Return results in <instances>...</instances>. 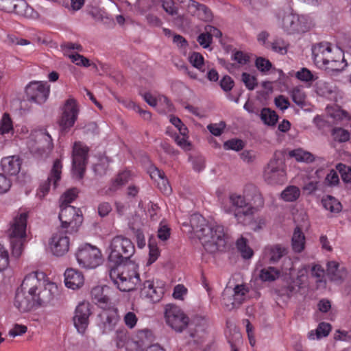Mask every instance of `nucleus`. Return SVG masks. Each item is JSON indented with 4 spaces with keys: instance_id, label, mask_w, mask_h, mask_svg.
I'll return each mask as SVG.
<instances>
[{
    "instance_id": "f257e3e1",
    "label": "nucleus",
    "mask_w": 351,
    "mask_h": 351,
    "mask_svg": "<svg viewBox=\"0 0 351 351\" xmlns=\"http://www.w3.org/2000/svg\"><path fill=\"white\" fill-rule=\"evenodd\" d=\"M58 288L56 283L45 279L43 273L32 272L27 275L16 291L14 306L21 312L36 306L53 304Z\"/></svg>"
},
{
    "instance_id": "f03ea898",
    "label": "nucleus",
    "mask_w": 351,
    "mask_h": 351,
    "mask_svg": "<svg viewBox=\"0 0 351 351\" xmlns=\"http://www.w3.org/2000/svg\"><path fill=\"white\" fill-rule=\"evenodd\" d=\"M190 223L195 235L206 251L213 253L225 246L228 235L223 226L217 223H208L198 214L191 217Z\"/></svg>"
},
{
    "instance_id": "7ed1b4c3",
    "label": "nucleus",
    "mask_w": 351,
    "mask_h": 351,
    "mask_svg": "<svg viewBox=\"0 0 351 351\" xmlns=\"http://www.w3.org/2000/svg\"><path fill=\"white\" fill-rule=\"evenodd\" d=\"M313 59L317 67L330 75L339 73L346 66L342 51L332 47L328 43H321L313 47Z\"/></svg>"
},
{
    "instance_id": "20e7f679",
    "label": "nucleus",
    "mask_w": 351,
    "mask_h": 351,
    "mask_svg": "<svg viewBox=\"0 0 351 351\" xmlns=\"http://www.w3.org/2000/svg\"><path fill=\"white\" fill-rule=\"evenodd\" d=\"M109 276L121 291H130L140 282L138 266L134 263L114 267L110 269Z\"/></svg>"
},
{
    "instance_id": "39448f33",
    "label": "nucleus",
    "mask_w": 351,
    "mask_h": 351,
    "mask_svg": "<svg viewBox=\"0 0 351 351\" xmlns=\"http://www.w3.org/2000/svg\"><path fill=\"white\" fill-rule=\"evenodd\" d=\"M108 251L109 260L120 264L124 259L130 258L134 254L135 248L128 238L118 235L110 240Z\"/></svg>"
},
{
    "instance_id": "423d86ee",
    "label": "nucleus",
    "mask_w": 351,
    "mask_h": 351,
    "mask_svg": "<svg viewBox=\"0 0 351 351\" xmlns=\"http://www.w3.org/2000/svg\"><path fill=\"white\" fill-rule=\"evenodd\" d=\"M26 145L30 152L38 157L47 156L53 148L52 138L45 129L33 130Z\"/></svg>"
},
{
    "instance_id": "0eeeda50",
    "label": "nucleus",
    "mask_w": 351,
    "mask_h": 351,
    "mask_svg": "<svg viewBox=\"0 0 351 351\" xmlns=\"http://www.w3.org/2000/svg\"><path fill=\"white\" fill-rule=\"evenodd\" d=\"M229 202L232 206H223V210L229 214H233L239 223H244L245 217L253 215L256 212V208L247 202L244 196L232 193L229 196Z\"/></svg>"
},
{
    "instance_id": "6e6552de",
    "label": "nucleus",
    "mask_w": 351,
    "mask_h": 351,
    "mask_svg": "<svg viewBox=\"0 0 351 351\" xmlns=\"http://www.w3.org/2000/svg\"><path fill=\"white\" fill-rule=\"evenodd\" d=\"M75 257L79 265L85 269H95L102 262L100 250L88 243H84L78 247Z\"/></svg>"
},
{
    "instance_id": "1a4fd4ad",
    "label": "nucleus",
    "mask_w": 351,
    "mask_h": 351,
    "mask_svg": "<svg viewBox=\"0 0 351 351\" xmlns=\"http://www.w3.org/2000/svg\"><path fill=\"white\" fill-rule=\"evenodd\" d=\"M59 219L61 228L67 232H73L77 230L83 221L82 213L80 209L70 206H60Z\"/></svg>"
},
{
    "instance_id": "9d476101",
    "label": "nucleus",
    "mask_w": 351,
    "mask_h": 351,
    "mask_svg": "<svg viewBox=\"0 0 351 351\" xmlns=\"http://www.w3.org/2000/svg\"><path fill=\"white\" fill-rule=\"evenodd\" d=\"M263 179L269 184H282L287 180L285 166L279 159H271L264 169Z\"/></svg>"
},
{
    "instance_id": "9b49d317",
    "label": "nucleus",
    "mask_w": 351,
    "mask_h": 351,
    "mask_svg": "<svg viewBox=\"0 0 351 351\" xmlns=\"http://www.w3.org/2000/svg\"><path fill=\"white\" fill-rule=\"evenodd\" d=\"M165 319L167 324L176 332H182L189 325V318L178 306L168 304L165 307Z\"/></svg>"
},
{
    "instance_id": "f8f14e48",
    "label": "nucleus",
    "mask_w": 351,
    "mask_h": 351,
    "mask_svg": "<svg viewBox=\"0 0 351 351\" xmlns=\"http://www.w3.org/2000/svg\"><path fill=\"white\" fill-rule=\"evenodd\" d=\"M88 148L82 143H75L73 147V174L78 178H82L88 159Z\"/></svg>"
},
{
    "instance_id": "ddd939ff",
    "label": "nucleus",
    "mask_w": 351,
    "mask_h": 351,
    "mask_svg": "<svg viewBox=\"0 0 351 351\" xmlns=\"http://www.w3.org/2000/svg\"><path fill=\"white\" fill-rule=\"evenodd\" d=\"M91 313V305L88 302H82L76 306L73 322L79 334H85L89 325V317Z\"/></svg>"
},
{
    "instance_id": "4468645a",
    "label": "nucleus",
    "mask_w": 351,
    "mask_h": 351,
    "mask_svg": "<svg viewBox=\"0 0 351 351\" xmlns=\"http://www.w3.org/2000/svg\"><path fill=\"white\" fill-rule=\"evenodd\" d=\"M70 239L67 236V231L58 230L53 233L49 240V249L51 254L56 256H62L69 250Z\"/></svg>"
},
{
    "instance_id": "2eb2a0df",
    "label": "nucleus",
    "mask_w": 351,
    "mask_h": 351,
    "mask_svg": "<svg viewBox=\"0 0 351 351\" xmlns=\"http://www.w3.org/2000/svg\"><path fill=\"white\" fill-rule=\"evenodd\" d=\"M79 108L76 101L73 98L68 99L62 108V114L59 120V125L62 130L72 128L77 119Z\"/></svg>"
},
{
    "instance_id": "dca6fc26",
    "label": "nucleus",
    "mask_w": 351,
    "mask_h": 351,
    "mask_svg": "<svg viewBox=\"0 0 351 351\" xmlns=\"http://www.w3.org/2000/svg\"><path fill=\"white\" fill-rule=\"evenodd\" d=\"M49 91V86L47 82H32L25 88L27 99L38 104L47 101Z\"/></svg>"
},
{
    "instance_id": "f3484780",
    "label": "nucleus",
    "mask_w": 351,
    "mask_h": 351,
    "mask_svg": "<svg viewBox=\"0 0 351 351\" xmlns=\"http://www.w3.org/2000/svg\"><path fill=\"white\" fill-rule=\"evenodd\" d=\"M27 217L26 211L19 212L14 217L8 230V239H27Z\"/></svg>"
},
{
    "instance_id": "a211bd4d",
    "label": "nucleus",
    "mask_w": 351,
    "mask_h": 351,
    "mask_svg": "<svg viewBox=\"0 0 351 351\" xmlns=\"http://www.w3.org/2000/svg\"><path fill=\"white\" fill-rule=\"evenodd\" d=\"M62 168V165L61 161L60 160H55L47 179L48 183L42 184L40 186L39 191L38 192V195L40 197H45V195L48 193L49 190V184L51 183L53 184L54 189L56 188L58 182L61 179Z\"/></svg>"
},
{
    "instance_id": "6ab92c4d",
    "label": "nucleus",
    "mask_w": 351,
    "mask_h": 351,
    "mask_svg": "<svg viewBox=\"0 0 351 351\" xmlns=\"http://www.w3.org/2000/svg\"><path fill=\"white\" fill-rule=\"evenodd\" d=\"M99 318L98 326L102 330L103 333H108L114 330L119 321L118 313L115 309L103 311L99 315Z\"/></svg>"
},
{
    "instance_id": "aec40b11",
    "label": "nucleus",
    "mask_w": 351,
    "mask_h": 351,
    "mask_svg": "<svg viewBox=\"0 0 351 351\" xmlns=\"http://www.w3.org/2000/svg\"><path fill=\"white\" fill-rule=\"evenodd\" d=\"M4 2L10 4V7L5 8L10 12L26 18L34 19L38 16V13L24 0H4Z\"/></svg>"
},
{
    "instance_id": "412c9836",
    "label": "nucleus",
    "mask_w": 351,
    "mask_h": 351,
    "mask_svg": "<svg viewBox=\"0 0 351 351\" xmlns=\"http://www.w3.org/2000/svg\"><path fill=\"white\" fill-rule=\"evenodd\" d=\"M164 294V288L156 285L153 280H146L141 289V297L156 302L160 300Z\"/></svg>"
},
{
    "instance_id": "4be33fe9",
    "label": "nucleus",
    "mask_w": 351,
    "mask_h": 351,
    "mask_svg": "<svg viewBox=\"0 0 351 351\" xmlns=\"http://www.w3.org/2000/svg\"><path fill=\"white\" fill-rule=\"evenodd\" d=\"M64 276L65 286L69 289L76 290L84 285V278L83 274L75 269H66Z\"/></svg>"
},
{
    "instance_id": "5701e85b",
    "label": "nucleus",
    "mask_w": 351,
    "mask_h": 351,
    "mask_svg": "<svg viewBox=\"0 0 351 351\" xmlns=\"http://www.w3.org/2000/svg\"><path fill=\"white\" fill-rule=\"evenodd\" d=\"M279 19L280 20V25L285 32L288 34L296 33L298 14L288 10L282 14H280Z\"/></svg>"
},
{
    "instance_id": "b1692460",
    "label": "nucleus",
    "mask_w": 351,
    "mask_h": 351,
    "mask_svg": "<svg viewBox=\"0 0 351 351\" xmlns=\"http://www.w3.org/2000/svg\"><path fill=\"white\" fill-rule=\"evenodd\" d=\"M255 65L257 69L263 74H267L269 71H271V73H277L278 74L277 81L279 83H284L287 79V76L284 72L281 69L272 68L271 62L267 59L262 57L257 58L255 62Z\"/></svg>"
},
{
    "instance_id": "393cba45",
    "label": "nucleus",
    "mask_w": 351,
    "mask_h": 351,
    "mask_svg": "<svg viewBox=\"0 0 351 351\" xmlns=\"http://www.w3.org/2000/svg\"><path fill=\"white\" fill-rule=\"evenodd\" d=\"M21 162L18 156H10L1 159L3 171L10 175H16L21 169Z\"/></svg>"
},
{
    "instance_id": "a878e982",
    "label": "nucleus",
    "mask_w": 351,
    "mask_h": 351,
    "mask_svg": "<svg viewBox=\"0 0 351 351\" xmlns=\"http://www.w3.org/2000/svg\"><path fill=\"white\" fill-rule=\"evenodd\" d=\"M143 98L151 106L161 107V109H158V110L162 112L166 113L172 110L171 104L165 96H159L158 98H155L152 94L147 93L144 94Z\"/></svg>"
},
{
    "instance_id": "bb28decb",
    "label": "nucleus",
    "mask_w": 351,
    "mask_h": 351,
    "mask_svg": "<svg viewBox=\"0 0 351 351\" xmlns=\"http://www.w3.org/2000/svg\"><path fill=\"white\" fill-rule=\"evenodd\" d=\"M306 238L302 228L297 226L291 238V247L296 253L302 252L305 248Z\"/></svg>"
},
{
    "instance_id": "cd10ccee",
    "label": "nucleus",
    "mask_w": 351,
    "mask_h": 351,
    "mask_svg": "<svg viewBox=\"0 0 351 351\" xmlns=\"http://www.w3.org/2000/svg\"><path fill=\"white\" fill-rule=\"evenodd\" d=\"M108 291V287L98 285L93 287L90 292L92 299L102 308L106 306L109 301V298L107 295Z\"/></svg>"
},
{
    "instance_id": "c85d7f7f",
    "label": "nucleus",
    "mask_w": 351,
    "mask_h": 351,
    "mask_svg": "<svg viewBox=\"0 0 351 351\" xmlns=\"http://www.w3.org/2000/svg\"><path fill=\"white\" fill-rule=\"evenodd\" d=\"M327 272L330 278L335 281L342 280L346 276L345 268L334 261L328 263Z\"/></svg>"
},
{
    "instance_id": "c756f323",
    "label": "nucleus",
    "mask_w": 351,
    "mask_h": 351,
    "mask_svg": "<svg viewBox=\"0 0 351 351\" xmlns=\"http://www.w3.org/2000/svg\"><path fill=\"white\" fill-rule=\"evenodd\" d=\"M289 156L294 158L300 162H312L315 160L314 156L309 152L302 149L297 148L290 150L288 153Z\"/></svg>"
},
{
    "instance_id": "7c9ffc66",
    "label": "nucleus",
    "mask_w": 351,
    "mask_h": 351,
    "mask_svg": "<svg viewBox=\"0 0 351 351\" xmlns=\"http://www.w3.org/2000/svg\"><path fill=\"white\" fill-rule=\"evenodd\" d=\"M285 250L280 245L266 247L264 250V258L271 263L278 261L284 254Z\"/></svg>"
},
{
    "instance_id": "2f4dec72",
    "label": "nucleus",
    "mask_w": 351,
    "mask_h": 351,
    "mask_svg": "<svg viewBox=\"0 0 351 351\" xmlns=\"http://www.w3.org/2000/svg\"><path fill=\"white\" fill-rule=\"evenodd\" d=\"M12 257L19 258L25 250L27 239H8Z\"/></svg>"
},
{
    "instance_id": "473e14b6",
    "label": "nucleus",
    "mask_w": 351,
    "mask_h": 351,
    "mask_svg": "<svg viewBox=\"0 0 351 351\" xmlns=\"http://www.w3.org/2000/svg\"><path fill=\"white\" fill-rule=\"evenodd\" d=\"M331 330V326L328 323H320L317 329L311 330L308 332V337L311 340L320 339L321 338L327 337Z\"/></svg>"
},
{
    "instance_id": "72a5a7b5",
    "label": "nucleus",
    "mask_w": 351,
    "mask_h": 351,
    "mask_svg": "<svg viewBox=\"0 0 351 351\" xmlns=\"http://www.w3.org/2000/svg\"><path fill=\"white\" fill-rule=\"evenodd\" d=\"M322 204L326 210L332 213H338L342 208L340 202L331 195L324 196L322 199Z\"/></svg>"
},
{
    "instance_id": "f704fd0d",
    "label": "nucleus",
    "mask_w": 351,
    "mask_h": 351,
    "mask_svg": "<svg viewBox=\"0 0 351 351\" xmlns=\"http://www.w3.org/2000/svg\"><path fill=\"white\" fill-rule=\"evenodd\" d=\"M280 274L278 269L274 267H268L260 270L258 277L263 282H272L278 278Z\"/></svg>"
},
{
    "instance_id": "c9c22d12",
    "label": "nucleus",
    "mask_w": 351,
    "mask_h": 351,
    "mask_svg": "<svg viewBox=\"0 0 351 351\" xmlns=\"http://www.w3.org/2000/svg\"><path fill=\"white\" fill-rule=\"evenodd\" d=\"M247 292L245 285H237L233 289L232 306L235 307L240 305L245 300Z\"/></svg>"
},
{
    "instance_id": "e433bc0d",
    "label": "nucleus",
    "mask_w": 351,
    "mask_h": 351,
    "mask_svg": "<svg viewBox=\"0 0 351 351\" xmlns=\"http://www.w3.org/2000/svg\"><path fill=\"white\" fill-rule=\"evenodd\" d=\"M260 117L264 124L268 126H274L278 120V116L276 112L267 108L261 110Z\"/></svg>"
},
{
    "instance_id": "4c0bfd02",
    "label": "nucleus",
    "mask_w": 351,
    "mask_h": 351,
    "mask_svg": "<svg viewBox=\"0 0 351 351\" xmlns=\"http://www.w3.org/2000/svg\"><path fill=\"white\" fill-rule=\"evenodd\" d=\"M300 195V189L293 185L287 186L281 193L280 197L285 202H294Z\"/></svg>"
},
{
    "instance_id": "58836bf2",
    "label": "nucleus",
    "mask_w": 351,
    "mask_h": 351,
    "mask_svg": "<svg viewBox=\"0 0 351 351\" xmlns=\"http://www.w3.org/2000/svg\"><path fill=\"white\" fill-rule=\"evenodd\" d=\"M314 25L311 16L308 15H298L296 33H303L310 30Z\"/></svg>"
},
{
    "instance_id": "ea45409f",
    "label": "nucleus",
    "mask_w": 351,
    "mask_h": 351,
    "mask_svg": "<svg viewBox=\"0 0 351 351\" xmlns=\"http://www.w3.org/2000/svg\"><path fill=\"white\" fill-rule=\"evenodd\" d=\"M237 248L241 254L243 258L248 259L252 257L254 252L252 248L247 245V239L241 237L236 243Z\"/></svg>"
},
{
    "instance_id": "a19ab883",
    "label": "nucleus",
    "mask_w": 351,
    "mask_h": 351,
    "mask_svg": "<svg viewBox=\"0 0 351 351\" xmlns=\"http://www.w3.org/2000/svg\"><path fill=\"white\" fill-rule=\"evenodd\" d=\"M14 131L13 123L10 115L4 113L0 120V134H13Z\"/></svg>"
},
{
    "instance_id": "79ce46f5",
    "label": "nucleus",
    "mask_w": 351,
    "mask_h": 351,
    "mask_svg": "<svg viewBox=\"0 0 351 351\" xmlns=\"http://www.w3.org/2000/svg\"><path fill=\"white\" fill-rule=\"evenodd\" d=\"M130 178V173L128 171H124L119 173L112 180L110 189L116 191L121 186L126 184Z\"/></svg>"
},
{
    "instance_id": "37998d69",
    "label": "nucleus",
    "mask_w": 351,
    "mask_h": 351,
    "mask_svg": "<svg viewBox=\"0 0 351 351\" xmlns=\"http://www.w3.org/2000/svg\"><path fill=\"white\" fill-rule=\"evenodd\" d=\"M295 77L306 83H312L317 79V76L306 68H302L298 71L295 73Z\"/></svg>"
},
{
    "instance_id": "c03bdc74",
    "label": "nucleus",
    "mask_w": 351,
    "mask_h": 351,
    "mask_svg": "<svg viewBox=\"0 0 351 351\" xmlns=\"http://www.w3.org/2000/svg\"><path fill=\"white\" fill-rule=\"evenodd\" d=\"M293 101L298 106L303 107L306 104V94L300 87H295L291 92Z\"/></svg>"
},
{
    "instance_id": "a18cd8bd",
    "label": "nucleus",
    "mask_w": 351,
    "mask_h": 351,
    "mask_svg": "<svg viewBox=\"0 0 351 351\" xmlns=\"http://www.w3.org/2000/svg\"><path fill=\"white\" fill-rule=\"evenodd\" d=\"M190 63L201 72H205L204 57L197 52H193L189 58Z\"/></svg>"
},
{
    "instance_id": "49530a36",
    "label": "nucleus",
    "mask_w": 351,
    "mask_h": 351,
    "mask_svg": "<svg viewBox=\"0 0 351 351\" xmlns=\"http://www.w3.org/2000/svg\"><path fill=\"white\" fill-rule=\"evenodd\" d=\"M149 258L147 263V265H150L155 263L160 255V251L157 244L152 240H149Z\"/></svg>"
},
{
    "instance_id": "de8ad7c7",
    "label": "nucleus",
    "mask_w": 351,
    "mask_h": 351,
    "mask_svg": "<svg viewBox=\"0 0 351 351\" xmlns=\"http://www.w3.org/2000/svg\"><path fill=\"white\" fill-rule=\"evenodd\" d=\"M241 81L243 82L245 87L250 90L255 89V88L258 85L256 77L252 74L246 72H243L241 74Z\"/></svg>"
},
{
    "instance_id": "09e8293b",
    "label": "nucleus",
    "mask_w": 351,
    "mask_h": 351,
    "mask_svg": "<svg viewBox=\"0 0 351 351\" xmlns=\"http://www.w3.org/2000/svg\"><path fill=\"white\" fill-rule=\"evenodd\" d=\"M10 264V255L7 248L0 244V272L5 270Z\"/></svg>"
},
{
    "instance_id": "8fccbe9b",
    "label": "nucleus",
    "mask_w": 351,
    "mask_h": 351,
    "mask_svg": "<svg viewBox=\"0 0 351 351\" xmlns=\"http://www.w3.org/2000/svg\"><path fill=\"white\" fill-rule=\"evenodd\" d=\"M77 194L78 191L75 188L66 191L60 198V206L69 205L77 197Z\"/></svg>"
},
{
    "instance_id": "3c124183",
    "label": "nucleus",
    "mask_w": 351,
    "mask_h": 351,
    "mask_svg": "<svg viewBox=\"0 0 351 351\" xmlns=\"http://www.w3.org/2000/svg\"><path fill=\"white\" fill-rule=\"evenodd\" d=\"M320 185L321 183L319 180L311 178L309 176H307L303 189L308 193H313L319 189Z\"/></svg>"
},
{
    "instance_id": "603ef678",
    "label": "nucleus",
    "mask_w": 351,
    "mask_h": 351,
    "mask_svg": "<svg viewBox=\"0 0 351 351\" xmlns=\"http://www.w3.org/2000/svg\"><path fill=\"white\" fill-rule=\"evenodd\" d=\"M332 135L335 141L339 142H346L350 139V133L348 130L341 128H334Z\"/></svg>"
},
{
    "instance_id": "864d4df0",
    "label": "nucleus",
    "mask_w": 351,
    "mask_h": 351,
    "mask_svg": "<svg viewBox=\"0 0 351 351\" xmlns=\"http://www.w3.org/2000/svg\"><path fill=\"white\" fill-rule=\"evenodd\" d=\"M110 162L109 159L106 157L103 156L99 159V162L95 165L94 166V171L95 173L99 176H102L106 173L108 164Z\"/></svg>"
},
{
    "instance_id": "5fc2aeb1",
    "label": "nucleus",
    "mask_w": 351,
    "mask_h": 351,
    "mask_svg": "<svg viewBox=\"0 0 351 351\" xmlns=\"http://www.w3.org/2000/svg\"><path fill=\"white\" fill-rule=\"evenodd\" d=\"M244 147V143L239 139H231L223 143V147L226 150L240 151Z\"/></svg>"
},
{
    "instance_id": "6e6d98bb",
    "label": "nucleus",
    "mask_w": 351,
    "mask_h": 351,
    "mask_svg": "<svg viewBox=\"0 0 351 351\" xmlns=\"http://www.w3.org/2000/svg\"><path fill=\"white\" fill-rule=\"evenodd\" d=\"M69 58L72 62L77 66L88 67L90 66V62L88 59L79 53H72L69 55Z\"/></svg>"
},
{
    "instance_id": "4d7b16f0",
    "label": "nucleus",
    "mask_w": 351,
    "mask_h": 351,
    "mask_svg": "<svg viewBox=\"0 0 351 351\" xmlns=\"http://www.w3.org/2000/svg\"><path fill=\"white\" fill-rule=\"evenodd\" d=\"M175 141L179 147L186 151L191 149V144L189 141L188 133H186L185 134H180V136H176Z\"/></svg>"
},
{
    "instance_id": "13d9d810",
    "label": "nucleus",
    "mask_w": 351,
    "mask_h": 351,
    "mask_svg": "<svg viewBox=\"0 0 351 351\" xmlns=\"http://www.w3.org/2000/svg\"><path fill=\"white\" fill-rule=\"evenodd\" d=\"M232 59L237 62L240 66H243L249 62L250 56L246 53L237 51L232 54Z\"/></svg>"
},
{
    "instance_id": "bf43d9fd",
    "label": "nucleus",
    "mask_w": 351,
    "mask_h": 351,
    "mask_svg": "<svg viewBox=\"0 0 351 351\" xmlns=\"http://www.w3.org/2000/svg\"><path fill=\"white\" fill-rule=\"evenodd\" d=\"M123 322L125 325L130 329L134 328L138 322L136 315L132 311L127 312L123 316Z\"/></svg>"
},
{
    "instance_id": "052dcab7",
    "label": "nucleus",
    "mask_w": 351,
    "mask_h": 351,
    "mask_svg": "<svg viewBox=\"0 0 351 351\" xmlns=\"http://www.w3.org/2000/svg\"><path fill=\"white\" fill-rule=\"evenodd\" d=\"M337 169L339 171L341 176V178L345 182H351V168L343 164H338L337 165Z\"/></svg>"
},
{
    "instance_id": "680f3d73",
    "label": "nucleus",
    "mask_w": 351,
    "mask_h": 351,
    "mask_svg": "<svg viewBox=\"0 0 351 351\" xmlns=\"http://www.w3.org/2000/svg\"><path fill=\"white\" fill-rule=\"evenodd\" d=\"M324 183L328 186H335L339 182V178L337 173L332 169L330 172L325 175Z\"/></svg>"
},
{
    "instance_id": "e2e57ef3",
    "label": "nucleus",
    "mask_w": 351,
    "mask_h": 351,
    "mask_svg": "<svg viewBox=\"0 0 351 351\" xmlns=\"http://www.w3.org/2000/svg\"><path fill=\"white\" fill-rule=\"evenodd\" d=\"M158 237L162 241L168 240L170 237V228L164 222L160 223L158 230Z\"/></svg>"
},
{
    "instance_id": "0e129e2a",
    "label": "nucleus",
    "mask_w": 351,
    "mask_h": 351,
    "mask_svg": "<svg viewBox=\"0 0 351 351\" xmlns=\"http://www.w3.org/2000/svg\"><path fill=\"white\" fill-rule=\"evenodd\" d=\"M308 267L306 265L302 266L298 272L297 278L294 281V283L296 286L300 287L303 283H304L307 280V274H308Z\"/></svg>"
},
{
    "instance_id": "69168bd1",
    "label": "nucleus",
    "mask_w": 351,
    "mask_h": 351,
    "mask_svg": "<svg viewBox=\"0 0 351 351\" xmlns=\"http://www.w3.org/2000/svg\"><path fill=\"white\" fill-rule=\"evenodd\" d=\"M188 290L183 285H178L173 289V297L176 300H184Z\"/></svg>"
},
{
    "instance_id": "338daca9",
    "label": "nucleus",
    "mask_w": 351,
    "mask_h": 351,
    "mask_svg": "<svg viewBox=\"0 0 351 351\" xmlns=\"http://www.w3.org/2000/svg\"><path fill=\"white\" fill-rule=\"evenodd\" d=\"M221 89L225 92L230 91L234 86V80L229 75L223 76L219 82Z\"/></svg>"
},
{
    "instance_id": "774afa93",
    "label": "nucleus",
    "mask_w": 351,
    "mask_h": 351,
    "mask_svg": "<svg viewBox=\"0 0 351 351\" xmlns=\"http://www.w3.org/2000/svg\"><path fill=\"white\" fill-rule=\"evenodd\" d=\"M334 339L337 341H350L351 340V326L348 330H337L334 334Z\"/></svg>"
}]
</instances>
